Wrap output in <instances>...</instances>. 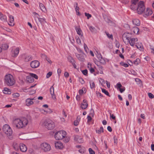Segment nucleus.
Segmentation results:
<instances>
[{
    "instance_id": "obj_27",
    "label": "nucleus",
    "mask_w": 154,
    "mask_h": 154,
    "mask_svg": "<svg viewBox=\"0 0 154 154\" xmlns=\"http://www.w3.org/2000/svg\"><path fill=\"white\" fill-rule=\"evenodd\" d=\"M26 79L27 81L29 83H32L34 82V78L31 76L29 75L27 77Z\"/></svg>"
},
{
    "instance_id": "obj_14",
    "label": "nucleus",
    "mask_w": 154,
    "mask_h": 154,
    "mask_svg": "<svg viewBox=\"0 0 154 154\" xmlns=\"http://www.w3.org/2000/svg\"><path fill=\"white\" fill-rule=\"evenodd\" d=\"M54 85L50 88V93L51 95L52 98L53 99H56L55 95L54 93V88L53 87Z\"/></svg>"
},
{
    "instance_id": "obj_9",
    "label": "nucleus",
    "mask_w": 154,
    "mask_h": 154,
    "mask_svg": "<svg viewBox=\"0 0 154 154\" xmlns=\"http://www.w3.org/2000/svg\"><path fill=\"white\" fill-rule=\"evenodd\" d=\"M40 65L39 61L38 60H34L30 63L31 67L32 68H36L38 67Z\"/></svg>"
},
{
    "instance_id": "obj_33",
    "label": "nucleus",
    "mask_w": 154,
    "mask_h": 154,
    "mask_svg": "<svg viewBox=\"0 0 154 154\" xmlns=\"http://www.w3.org/2000/svg\"><path fill=\"white\" fill-rule=\"evenodd\" d=\"M96 132L98 134H100L101 132H103V127H101L100 129L96 130Z\"/></svg>"
},
{
    "instance_id": "obj_19",
    "label": "nucleus",
    "mask_w": 154,
    "mask_h": 154,
    "mask_svg": "<svg viewBox=\"0 0 154 154\" xmlns=\"http://www.w3.org/2000/svg\"><path fill=\"white\" fill-rule=\"evenodd\" d=\"M34 100V98L32 99L28 98L26 99V106H29L32 104L33 102L32 100Z\"/></svg>"
},
{
    "instance_id": "obj_15",
    "label": "nucleus",
    "mask_w": 154,
    "mask_h": 154,
    "mask_svg": "<svg viewBox=\"0 0 154 154\" xmlns=\"http://www.w3.org/2000/svg\"><path fill=\"white\" fill-rule=\"evenodd\" d=\"M55 146L57 148L62 149L63 147L62 143L60 141H57L55 143Z\"/></svg>"
},
{
    "instance_id": "obj_50",
    "label": "nucleus",
    "mask_w": 154,
    "mask_h": 154,
    "mask_svg": "<svg viewBox=\"0 0 154 154\" xmlns=\"http://www.w3.org/2000/svg\"><path fill=\"white\" fill-rule=\"evenodd\" d=\"M120 64L121 65H122L125 67H127L128 66V65L126 63H124L123 62L121 63Z\"/></svg>"
},
{
    "instance_id": "obj_8",
    "label": "nucleus",
    "mask_w": 154,
    "mask_h": 154,
    "mask_svg": "<svg viewBox=\"0 0 154 154\" xmlns=\"http://www.w3.org/2000/svg\"><path fill=\"white\" fill-rule=\"evenodd\" d=\"M22 57L23 61L26 62H29L32 59V57L31 55L23 54Z\"/></svg>"
},
{
    "instance_id": "obj_63",
    "label": "nucleus",
    "mask_w": 154,
    "mask_h": 154,
    "mask_svg": "<svg viewBox=\"0 0 154 154\" xmlns=\"http://www.w3.org/2000/svg\"><path fill=\"white\" fill-rule=\"evenodd\" d=\"M125 90V87H123L122 88H120L119 91L121 93H122Z\"/></svg>"
},
{
    "instance_id": "obj_57",
    "label": "nucleus",
    "mask_w": 154,
    "mask_h": 154,
    "mask_svg": "<svg viewBox=\"0 0 154 154\" xmlns=\"http://www.w3.org/2000/svg\"><path fill=\"white\" fill-rule=\"evenodd\" d=\"M110 117L113 120H115L116 119V117L114 116L113 114H111V113H110Z\"/></svg>"
},
{
    "instance_id": "obj_7",
    "label": "nucleus",
    "mask_w": 154,
    "mask_h": 154,
    "mask_svg": "<svg viewBox=\"0 0 154 154\" xmlns=\"http://www.w3.org/2000/svg\"><path fill=\"white\" fill-rule=\"evenodd\" d=\"M41 148L45 152L49 151L51 149V146L50 145L47 143H43L41 145Z\"/></svg>"
},
{
    "instance_id": "obj_28",
    "label": "nucleus",
    "mask_w": 154,
    "mask_h": 154,
    "mask_svg": "<svg viewBox=\"0 0 154 154\" xmlns=\"http://www.w3.org/2000/svg\"><path fill=\"white\" fill-rule=\"evenodd\" d=\"M3 92L6 94H10L11 93L10 89L7 88H5L3 90Z\"/></svg>"
},
{
    "instance_id": "obj_36",
    "label": "nucleus",
    "mask_w": 154,
    "mask_h": 154,
    "mask_svg": "<svg viewBox=\"0 0 154 154\" xmlns=\"http://www.w3.org/2000/svg\"><path fill=\"white\" fill-rule=\"evenodd\" d=\"M68 60L69 62L72 63L75 61L73 59L71 56H69L68 57Z\"/></svg>"
},
{
    "instance_id": "obj_31",
    "label": "nucleus",
    "mask_w": 154,
    "mask_h": 154,
    "mask_svg": "<svg viewBox=\"0 0 154 154\" xmlns=\"http://www.w3.org/2000/svg\"><path fill=\"white\" fill-rule=\"evenodd\" d=\"M130 7L133 10H137V8L136 4L133 3H131Z\"/></svg>"
},
{
    "instance_id": "obj_26",
    "label": "nucleus",
    "mask_w": 154,
    "mask_h": 154,
    "mask_svg": "<svg viewBox=\"0 0 154 154\" xmlns=\"http://www.w3.org/2000/svg\"><path fill=\"white\" fill-rule=\"evenodd\" d=\"M0 19L3 21H5L7 20V17L6 15L3 14L1 12H0Z\"/></svg>"
},
{
    "instance_id": "obj_55",
    "label": "nucleus",
    "mask_w": 154,
    "mask_h": 154,
    "mask_svg": "<svg viewBox=\"0 0 154 154\" xmlns=\"http://www.w3.org/2000/svg\"><path fill=\"white\" fill-rule=\"evenodd\" d=\"M41 57L42 58L45 59L47 58V56L45 54H42Z\"/></svg>"
},
{
    "instance_id": "obj_12",
    "label": "nucleus",
    "mask_w": 154,
    "mask_h": 154,
    "mask_svg": "<svg viewBox=\"0 0 154 154\" xmlns=\"http://www.w3.org/2000/svg\"><path fill=\"white\" fill-rule=\"evenodd\" d=\"M153 13L152 10L149 8H147L146 11L144 12V16L145 17L151 15Z\"/></svg>"
},
{
    "instance_id": "obj_23",
    "label": "nucleus",
    "mask_w": 154,
    "mask_h": 154,
    "mask_svg": "<svg viewBox=\"0 0 154 154\" xmlns=\"http://www.w3.org/2000/svg\"><path fill=\"white\" fill-rule=\"evenodd\" d=\"M135 46L139 50L141 51L143 49V47L141 43H137L135 45Z\"/></svg>"
},
{
    "instance_id": "obj_16",
    "label": "nucleus",
    "mask_w": 154,
    "mask_h": 154,
    "mask_svg": "<svg viewBox=\"0 0 154 154\" xmlns=\"http://www.w3.org/2000/svg\"><path fill=\"white\" fill-rule=\"evenodd\" d=\"M74 140L75 141L80 143H82L83 142V138L81 137L78 135L75 136Z\"/></svg>"
},
{
    "instance_id": "obj_47",
    "label": "nucleus",
    "mask_w": 154,
    "mask_h": 154,
    "mask_svg": "<svg viewBox=\"0 0 154 154\" xmlns=\"http://www.w3.org/2000/svg\"><path fill=\"white\" fill-rule=\"evenodd\" d=\"M89 151L90 154H95L94 151L91 148L89 149Z\"/></svg>"
},
{
    "instance_id": "obj_58",
    "label": "nucleus",
    "mask_w": 154,
    "mask_h": 154,
    "mask_svg": "<svg viewBox=\"0 0 154 154\" xmlns=\"http://www.w3.org/2000/svg\"><path fill=\"white\" fill-rule=\"evenodd\" d=\"M82 73L85 75H86L87 74L88 71L87 69H85L82 71Z\"/></svg>"
},
{
    "instance_id": "obj_25",
    "label": "nucleus",
    "mask_w": 154,
    "mask_h": 154,
    "mask_svg": "<svg viewBox=\"0 0 154 154\" xmlns=\"http://www.w3.org/2000/svg\"><path fill=\"white\" fill-rule=\"evenodd\" d=\"M131 31L133 32L134 34H138L139 31V28L136 26L134 27L131 29Z\"/></svg>"
},
{
    "instance_id": "obj_41",
    "label": "nucleus",
    "mask_w": 154,
    "mask_h": 154,
    "mask_svg": "<svg viewBox=\"0 0 154 154\" xmlns=\"http://www.w3.org/2000/svg\"><path fill=\"white\" fill-rule=\"evenodd\" d=\"M105 33L109 38H111L112 39H113V36L112 34H109L108 32H106Z\"/></svg>"
},
{
    "instance_id": "obj_29",
    "label": "nucleus",
    "mask_w": 154,
    "mask_h": 154,
    "mask_svg": "<svg viewBox=\"0 0 154 154\" xmlns=\"http://www.w3.org/2000/svg\"><path fill=\"white\" fill-rule=\"evenodd\" d=\"M89 29L91 32L92 33H96L97 32V30L93 26H89Z\"/></svg>"
},
{
    "instance_id": "obj_32",
    "label": "nucleus",
    "mask_w": 154,
    "mask_h": 154,
    "mask_svg": "<svg viewBox=\"0 0 154 154\" xmlns=\"http://www.w3.org/2000/svg\"><path fill=\"white\" fill-rule=\"evenodd\" d=\"M104 19L105 20L109 25H111V24L112 23V22L107 17H104Z\"/></svg>"
},
{
    "instance_id": "obj_17",
    "label": "nucleus",
    "mask_w": 154,
    "mask_h": 154,
    "mask_svg": "<svg viewBox=\"0 0 154 154\" xmlns=\"http://www.w3.org/2000/svg\"><path fill=\"white\" fill-rule=\"evenodd\" d=\"M88 105V103L87 102V101L85 100H84L83 101V102L82 103L81 106V108L83 109H85L86 108Z\"/></svg>"
},
{
    "instance_id": "obj_34",
    "label": "nucleus",
    "mask_w": 154,
    "mask_h": 154,
    "mask_svg": "<svg viewBox=\"0 0 154 154\" xmlns=\"http://www.w3.org/2000/svg\"><path fill=\"white\" fill-rule=\"evenodd\" d=\"M13 146L14 148L16 150H17L19 149V146L18 144H17L16 143H14L13 144Z\"/></svg>"
},
{
    "instance_id": "obj_2",
    "label": "nucleus",
    "mask_w": 154,
    "mask_h": 154,
    "mask_svg": "<svg viewBox=\"0 0 154 154\" xmlns=\"http://www.w3.org/2000/svg\"><path fill=\"white\" fill-rule=\"evenodd\" d=\"M15 82V80L11 75L7 74L5 76L4 83L7 86H12L14 85Z\"/></svg>"
},
{
    "instance_id": "obj_56",
    "label": "nucleus",
    "mask_w": 154,
    "mask_h": 154,
    "mask_svg": "<svg viewBox=\"0 0 154 154\" xmlns=\"http://www.w3.org/2000/svg\"><path fill=\"white\" fill-rule=\"evenodd\" d=\"M117 86V88H121V87H122V86L121 84L120 83H118L116 85Z\"/></svg>"
},
{
    "instance_id": "obj_43",
    "label": "nucleus",
    "mask_w": 154,
    "mask_h": 154,
    "mask_svg": "<svg viewBox=\"0 0 154 154\" xmlns=\"http://www.w3.org/2000/svg\"><path fill=\"white\" fill-rule=\"evenodd\" d=\"M85 16L87 17L88 19H89V18L91 17V15L89 13H85Z\"/></svg>"
},
{
    "instance_id": "obj_62",
    "label": "nucleus",
    "mask_w": 154,
    "mask_h": 154,
    "mask_svg": "<svg viewBox=\"0 0 154 154\" xmlns=\"http://www.w3.org/2000/svg\"><path fill=\"white\" fill-rule=\"evenodd\" d=\"M106 83L107 85V87L109 88L110 87V83L108 82L107 81H106Z\"/></svg>"
},
{
    "instance_id": "obj_3",
    "label": "nucleus",
    "mask_w": 154,
    "mask_h": 154,
    "mask_svg": "<svg viewBox=\"0 0 154 154\" xmlns=\"http://www.w3.org/2000/svg\"><path fill=\"white\" fill-rule=\"evenodd\" d=\"M43 125L46 128L49 130H53L55 127L54 122L49 119H45L44 121Z\"/></svg>"
},
{
    "instance_id": "obj_52",
    "label": "nucleus",
    "mask_w": 154,
    "mask_h": 154,
    "mask_svg": "<svg viewBox=\"0 0 154 154\" xmlns=\"http://www.w3.org/2000/svg\"><path fill=\"white\" fill-rule=\"evenodd\" d=\"M52 75V72H48L47 74L46 78H49Z\"/></svg>"
},
{
    "instance_id": "obj_51",
    "label": "nucleus",
    "mask_w": 154,
    "mask_h": 154,
    "mask_svg": "<svg viewBox=\"0 0 154 154\" xmlns=\"http://www.w3.org/2000/svg\"><path fill=\"white\" fill-rule=\"evenodd\" d=\"M3 47L4 50H6L8 48V46L6 44H5L3 45Z\"/></svg>"
},
{
    "instance_id": "obj_11",
    "label": "nucleus",
    "mask_w": 154,
    "mask_h": 154,
    "mask_svg": "<svg viewBox=\"0 0 154 154\" xmlns=\"http://www.w3.org/2000/svg\"><path fill=\"white\" fill-rule=\"evenodd\" d=\"M137 41L138 39L137 38H130L128 42H129L130 45L131 46L134 47V45H135L136 42H137Z\"/></svg>"
},
{
    "instance_id": "obj_54",
    "label": "nucleus",
    "mask_w": 154,
    "mask_h": 154,
    "mask_svg": "<svg viewBox=\"0 0 154 154\" xmlns=\"http://www.w3.org/2000/svg\"><path fill=\"white\" fill-rule=\"evenodd\" d=\"M64 76L65 77L67 78L69 76V73L67 72H65L64 73Z\"/></svg>"
},
{
    "instance_id": "obj_6",
    "label": "nucleus",
    "mask_w": 154,
    "mask_h": 154,
    "mask_svg": "<svg viewBox=\"0 0 154 154\" xmlns=\"http://www.w3.org/2000/svg\"><path fill=\"white\" fill-rule=\"evenodd\" d=\"M4 132L8 136H10L12 134V129L10 126L7 124L4 125L2 128Z\"/></svg>"
},
{
    "instance_id": "obj_53",
    "label": "nucleus",
    "mask_w": 154,
    "mask_h": 154,
    "mask_svg": "<svg viewBox=\"0 0 154 154\" xmlns=\"http://www.w3.org/2000/svg\"><path fill=\"white\" fill-rule=\"evenodd\" d=\"M114 143L116 144L117 143V139L116 136H114Z\"/></svg>"
},
{
    "instance_id": "obj_20",
    "label": "nucleus",
    "mask_w": 154,
    "mask_h": 154,
    "mask_svg": "<svg viewBox=\"0 0 154 154\" xmlns=\"http://www.w3.org/2000/svg\"><path fill=\"white\" fill-rule=\"evenodd\" d=\"M75 29L76 30V31L77 32V33L79 35H81V36H83V35L82 34V31L80 28L79 26L75 27Z\"/></svg>"
},
{
    "instance_id": "obj_44",
    "label": "nucleus",
    "mask_w": 154,
    "mask_h": 154,
    "mask_svg": "<svg viewBox=\"0 0 154 154\" xmlns=\"http://www.w3.org/2000/svg\"><path fill=\"white\" fill-rule=\"evenodd\" d=\"M80 118H79V121L78 120H75L74 121V125L75 126H77L79 124V121L80 120Z\"/></svg>"
},
{
    "instance_id": "obj_21",
    "label": "nucleus",
    "mask_w": 154,
    "mask_h": 154,
    "mask_svg": "<svg viewBox=\"0 0 154 154\" xmlns=\"http://www.w3.org/2000/svg\"><path fill=\"white\" fill-rule=\"evenodd\" d=\"M14 21V16L12 15L10 16V22L8 24L10 26H12L14 25L13 23Z\"/></svg>"
},
{
    "instance_id": "obj_10",
    "label": "nucleus",
    "mask_w": 154,
    "mask_h": 154,
    "mask_svg": "<svg viewBox=\"0 0 154 154\" xmlns=\"http://www.w3.org/2000/svg\"><path fill=\"white\" fill-rule=\"evenodd\" d=\"M75 54L77 58L80 61H83L85 60V54L84 53H82V54H81L75 53Z\"/></svg>"
},
{
    "instance_id": "obj_49",
    "label": "nucleus",
    "mask_w": 154,
    "mask_h": 154,
    "mask_svg": "<svg viewBox=\"0 0 154 154\" xmlns=\"http://www.w3.org/2000/svg\"><path fill=\"white\" fill-rule=\"evenodd\" d=\"M84 48L85 52H88V48L87 46V45L85 44H84Z\"/></svg>"
},
{
    "instance_id": "obj_42",
    "label": "nucleus",
    "mask_w": 154,
    "mask_h": 154,
    "mask_svg": "<svg viewBox=\"0 0 154 154\" xmlns=\"http://www.w3.org/2000/svg\"><path fill=\"white\" fill-rule=\"evenodd\" d=\"M140 60L139 58H137L134 61V64L137 65L140 63Z\"/></svg>"
},
{
    "instance_id": "obj_18",
    "label": "nucleus",
    "mask_w": 154,
    "mask_h": 154,
    "mask_svg": "<svg viewBox=\"0 0 154 154\" xmlns=\"http://www.w3.org/2000/svg\"><path fill=\"white\" fill-rule=\"evenodd\" d=\"M20 150L22 152H26L27 150V148L26 146L23 144H21L19 146Z\"/></svg>"
},
{
    "instance_id": "obj_38",
    "label": "nucleus",
    "mask_w": 154,
    "mask_h": 154,
    "mask_svg": "<svg viewBox=\"0 0 154 154\" xmlns=\"http://www.w3.org/2000/svg\"><path fill=\"white\" fill-rule=\"evenodd\" d=\"M90 87L91 88H93L95 87V85L94 82L91 81L90 82Z\"/></svg>"
},
{
    "instance_id": "obj_40",
    "label": "nucleus",
    "mask_w": 154,
    "mask_h": 154,
    "mask_svg": "<svg viewBox=\"0 0 154 154\" xmlns=\"http://www.w3.org/2000/svg\"><path fill=\"white\" fill-rule=\"evenodd\" d=\"M38 19L39 21L41 23H44V22H46L45 19V18H38Z\"/></svg>"
},
{
    "instance_id": "obj_59",
    "label": "nucleus",
    "mask_w": 154,
    "mask_h": 154,
    "mask_svg": "<svg viewBox=\"0 0 154 154\" xmlns=\"http://www.w3.org/2000/svg\"><path fill=\"white\" fill-rule=\"evenodd\" d=\"M79 81L82 84H83L85 83V81L82 78H80L79 79Z\"/></svg>"
},
{
    "instance_id": "obj_24",
    "label": "nucleus",
    "mask_w": 154,
    "mask_h": 154,
    "mask_svg": "<svg viewBox=\"0 0 154 154\" xmlns=\"http://www.w3.org/2000/svg\"><path fill=\"white\" fill-rule=\"evenodd\" d=\"M133 24L137 26H139L140 25V22L138 19H134L132 20Z\"/></svg>"
},
{
    "instance_id": "obj_37",
    "label": "nucleus",
    "mask_w": 154,
    "mask_h": 154,
    "mask_svg": "<svg viewBox=\"0 0 154 154\" xmlns=\"http://www.w3.org/2000/svg\"><path fill=\"white\" fill-rule=\"evenodd\" d=\"M102 92L104 93L105 94L107 95L108 96L110 97L109 94L107 91H106L105 89L103 88H102Z\"/></svg>"
},
{
    "instance_id": "obj_45",
    "label": "nucleus",
    "mask_w": 154,
    "mask_h": 154,
    "mask_svg": "<svg viewBox=\"0 0 154 154\" xmlns=\"http://www.w3.org/2000/svg\"><path fill=\"white\" fill-rule=\"evenodd\" d=\"M96 94L97 96L100 97V98L103 97V96L98 91H97Z\"/></svg>"
},
{
    "instance_id": "obj_46",
    "label": "nucleus",
    "mask_w": 154,
    "mask_h": 154,
    "mask_svg": "<svg viewBox=\"0 0 154 154\" xmlns=\"http://www.w3.org/2000/svg\"><path fill=\"white\" fill-rule=\"evenodd\" d=\"M76 40L77 43L79 45L81 44V40L79 37H76Z\"/></svg>"
},
{
    "instance_id": "obj_60",
    "label": "nucleus",
    "mask_w": 154,
    "mask_h": 154,
    "mask_svg": "<svg viewBox=\"0 0 154 154\" xmlns=\"http://www.w3.org/2000/svg\"><path fill=\"white\" fill-rule=\"evenodd\" d=\"M77 50L80 53L82 54V53H84L82 51L80 48H77Z\"/></svg>"
},
{
    "instance_id": "obj_5",
    "label": "nucleus",
    "mask_w": 154,
    "mask_h": 154,
    "mask_svg": "<svg viewBox=\"0 0 154 154\" xmlns=\"http://www.w3.org/2000/svg\"><path fill=\"white\" fill-rule=\"evenodd\" d=\"M145 7L144 2L143 1H140L138 4V6L137 8V13L139 14H142L144 11Z\"/></svg>"
},
{
    "instance_id": "obj_30",
    "label": "nucleus",
    "mask_w": 154,
    "mask_h": 154,
    "mask_svg": "<svg viewBox=\"0 0 154 154\" xmlns=\"http://www.w3.org/2000/svg\"><path fill=\"white\" fill-rule=\"evenodd\" d=\"M39 6L40 9L43 11H44L46 10V8L44 6V5L41 3H39Z\"/></svg>"
},
{
    "instance_id": "obj_64",
    "label": "nucleus",
    "mask_w": 154,
    "mask_h": 154,
    "mask_svg": "<svg viewBox=\"0 0 154 154\" xmlns=\"http://www.w3.org/2000/svg\"><path fill=\"white\" fill-rule=\"evenodd\" d=\"M45 112H46L47 113H50L52 112V111L50 109H48L47 111H45Z\"/></svg>"
},
{
    "instance_id": "obj_4",
    "label": "nucleus",
    "mask_w": 154,
    "mask_h": 154,
    "mask_svg": "<svg viewBox=\"0 0 154 154\" xmlns=\"http://www.w3.org/2000/svg\"><path fill=\"white\" fill-rule=\"evenodd\" d=\"M66 135V133L65 131H60L55 133V138L57 140H61L65 137Z\"/></svg>"
},
{
    "instance_id": "obj_35",
    "label": "nucleus",
    "mask_w": 154,
    "mask_h": 154,
    "mask_svg": "<svg viewBox=\"0 0 154 154\" xmlns=\"http://www.w3.org/2000/svg\"><path fill=\"white\" fill-rule=\"evenodd\" d=\"M98 60L102 64H103L105 63V61L102 57H100V59H98Z\"/></svg>"
},
{
    "instance_id": "obj_48",
    "label": "nucleus",
    "mask_w": 154,
    "mask_h": 154,
    "mask_svg": "<svg viewBox=\"0 0 154 154\" xmlns=\"http://www.w3.org/2000/svg\"><path fill=\"white\" fill-rule=\"evenodd\" d=\"M148 95L149 97L151 99H152L154 98V96L153 94H152L151 93H148Z\"/></svg>"
},
{
    "instance_id": "obj_39",
    "label": "nucleus",
    "mask_w": 154,
    "mask_h": 154,
    "mask_svg": "<svg viewBox=\"0 0 154 154\" xmlns=\"http://www.w3.org/2000/svg\"><path fill=\"white\" fill-rule=\"evenodd\" d=\"M30 75L31 76L33 77V78H35L36 79H38V76L32 73H30Z\"/></svg>"
},
{
    "instance_id": "obj_13",
    "label": "nucleus",
    "mask_w": 154,
    "mask_h": 154,
    "mask_svg": "<svg viewBox=\"0 0 154 154\" xmlns=\"http://www.w3.org/2000/svg\"><path fill=\"white\" fill-rule=\"evenodd\" d=\"M130 34L129 33L125 32V33L122 35V39L124 41V40L126 39L128 42V40L130 39L129 35Z\"/></svg>"
},
{
    "instance_id": "obj_22",
    "label": "nucleus",
    "mask_w": 154,
    "mask_h": 154,
    "mask_svg": "<svg viewBox=\"0 0 154 154\" xmlns=\"http://www.w3.org/2000/svg\"><path fill=\"white\" fill-rule=\"evenodd\" d=\"M19 48H16L14 51V53L12 55L13 57H15L17 56L19 53Z\"/></svg>"
},
{
    "instance_id": "obj_61",
    "label": "nucleus",
    "mask_w": 154,
    "mask_h": 154,
    "mask_svg": "<svg viewBox=\"0 0 154 154\" xmlns=\"http://www.w3.org/2000/svg\"><path fill=\"white\" fill-rule=\"evenodd\" d=\"M139 0H131V3H134L137 4V3L138 2Z\"/></svg>"
},
{
    "instance_id": "obj_1",
    "label": "nucleus",
    "mask_w": 154,
    "mask_h": 154,
    "mask_svg": "<svg viewBox=\"0 0 154 154\" xmlns=\"http://www.w3.org/2000/svg\"><path fill=\"white\" fill-rule=\"evenodd\" d=\"M28 123V120L25 118H23L20 119H16L13 121L14 125L18 129L22 128L25 127L27 125Z\"/></svg>"
}]
</instances>
